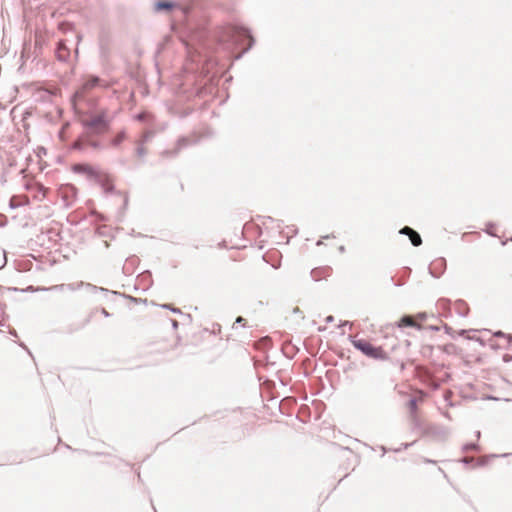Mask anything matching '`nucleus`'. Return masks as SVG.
Listing matches in <instances>:
<instances>
[{
  "label": "nucleus",
  "mask_w": 512,
  "mask_h": 512,
  "mask_svg": "<svg viewBox=\"0 0 512 512\" xmlns=\"http://www.w3.org/2000/svg\"><path fill=\"white\" fill-rule=\"evenodd\" d=\"M409 238H410V241H411L413 246L417 247V246H420L422 244L421 236L415 230H414V232L411 235H409Z\"/></svg>",
  "instance_id": "obj_15"
},
{
  "label": "nucleus",
  "mask_w": 512,
  "mask_h": 512,
  "mask_svg": "<svg viewBox=\"0 0 512 512\" xmlns=\"http://www.w3.org/2000/svg\"><path fill=\"white\" fill-rule=\"evenodd\" d=\"M347 324H350V326H349V330H351V329H352V324H353V322H348V321L340 322V324L337 326L339 329H342V334H344V333H345V331H344V327H345Z\"/></svg>",
  "instance_id": "obj_24"
},
{
  "label": "nucleus",
  "mask_w": 512,
  "mask_h": 512,
  "mask_svg": "<svg viewBox=\"0 0 512 512\" xmlns=\"http://www.w3.org/2000/svg\"><path fill=\"white\" fill-rule=\"evenodd\" d=\"M413 443H404L402 444V448L395 449V452H400L402 449H407L409 446H411Z\"/></svg>",
  "instance_id": "obj_28"
},
{
  "label": "nucleus",
  "mask_w": 512,
  "mask_h": 512,
  "mask_svg": "<svg viewBox=\"0 0 512 512\" xmlns=\"http://www.w3.org/2000/svg\"><path fill=\"white\" fill-rule=\"evenodd\" d=\"M440 305H443V306H444V305H446V302H445V301H442V302L440 303Z\"/></svg>",
  "instance_id": "obj_46"
},
{
  "label": "nucleus",
  "mask_w": 512,
  "mask_h": 512,
  "mask_svg": "<svg viewBox=\"0 0 512 512\" xmlns=\"http://www.w3.org/2000/svg\"><path fill=\"white\" fill-rule=\"evenodd\" d=\"M101 79L97 76H88L83 83V89L90 90L98 85H100Z\"/></svg>",
  "instance_id": "obj_12"
},
{
  "label": "nucleus",
  "mask_w": 512,
  "mask_h": 512,
  "mask_svg": "<svg viewBox=\"0 0 512 512\" xmlns=\"http://www.w3.org/2000/svg\"><path fill=\"white\" fill-rule=\"evenodd\" d=\"M261 342L263 343V348H269L271 346V340L269 338H264Z\"/></svg>",
  "instance_id": "obj_25"
},
{
  "label": "nucleus",
  "mask_w": 512,
  "mask_h": 512,
  "mask_svg": "<svg viewBox=\"0 0 512 512\" xmlns=\"http://www.w3.org/2000/svg\"><path fill=\"white\" fill-rule=\"evenodd\" d=\"M294 313H301L300 310L298 308H295L294 309Z\"/></svg>",
  "instance_id": "obj_44"
},
{
  "label": "nucleus",
  "mask_w": 512,
  "mask_h": 512,
  "mask_svg": "<svg viewBox=\"0 0 512 512\" xmlns=\"http://www.w3.org/2000/svg\"><path fill=\"white\" fill-rule=\"evenodd\" d=\"M193 322H182L185 328H188Z\"/></svg>",
  "instance_id": "obj_35"
},
{
  "label": "nucleus",
  "mask_w": 512,
  "mask_h": 512,
  "mask_svg": "<svg viewBox=\"0 0 512 512\" xmlns=\"http://www.w3.org/2000/svg\"><path fill=\"white\" fill-rule=\"evenodd\" d=\"M418 400L415 397H412L409 399L407 406L411 414L412 421L415 426H419V419L416 415L417 409H418Z\"/></svg>",
  "instance_id": "obj_10"
},
{
  "label": "nucleus",
  "mask_w": 512,
  "mask_h": 512,
  "mask_svg": "<svg viewBox=\"0 0 512 512\" xmlns=\"http://www.w3.org/2000/svg\"><path fill=\"white\" fill-rule=\"evenodd\" d=\"M146 117H147V114L146 113H140L137 115V119L139 121H145L146 120Z\"/></svg>",
  "instance_id": "obj_29"
},
{
  "label": "nucleus",
  "mask_w": 512,
  "mask_h": 512,
  "mask_svg": "<svg viewBox=\"0 0 512 512\" xmlns=\"http://www.w3.org/2000/svg\"><path fill=\"white\" fill-rule=\"evenodd\" d=\"M397 323L400 328L412 327V328H416L418 330H421L422 328H424V326L422 325V322L407 321V322H397Z\"/></svg>",
  "instance_id": "obj_14"
},
{
  "label": "nucleus",
  "mask_w": 512,
  "mask_h": 512,
  "mask_svg": "<svg viewBox=\"0 0 512 512\" xmlns=\"http://www.w3.org/2000/svg\"><path fill=\"white\" fill-rule=\"evenodd\" d=\"M512 359V356L509 354L504 355V361H510Z\"/></svg>",
  "instance_id": "obj_34"
},
{
  "label": "nucleus",
  "mask_w": 512,
  "mask_h": 512,
  "mask_svg": "<svg viewBox=\"0 0 512 512\" xmlns=\"http://www.w3.org/2000/svg\"><path fill=\"white\" fill-rule=\"evenodd\" d=\"M136 154L138 157L143 158L147 154L146 148L143 146L142 143H139V146L136 149Z\"/></svg>",
  "instance_id": "obj_20"
},
{
  "label": "nucleus",
  "mask_w": 512,
  "mask_h": 512,
  "mask_svg": "<svg viewBox=\"0 0 512 512\" xmlns=\"http://www.w3.org/2000/svg\"><path fill=\"white\" fill-rule=\"evenodd\" d=\"M348 339L355 349L360 351L363 355L374 360H387L388 354L380 346H375L368 340L359 337V333L350 334Z\"/></svg>",
  "instance_id": "obj_3"
},
{
  "label": "nucleus",
  "mask_w": 512,
  "mask_h": 512,
  "mask_svg": "<svg viewBox=\"0 0 512 512\" xmlns=\"http://www.w3.org/2000/svg\"><path fill=\"white\" fill-rule=\"evenodd\" d=\"M424 462H426V463H435V461L430 460V459H425Z\"/></svg>",
  "instance_id": "obj_39"
},
{
  "label": "nucleus",
  "mask_w": 512,
  "mask_h": 512,
  "mask_svg": "<svg viewBox=\"0 0 512 512\" xmlns=\"http://www.w3.org/2000/svg\"><path fill=\"white\" fill-rule=\"evenodd\" d=\"M325 320H327V321L334 320V317H333V316H331V315H329V316H327V317L325 318Z\"/></svg>",
  "instance_id": "obj_37"
},
{
  "label": "nucleus",
  "mask_w": 512,
  "mask_h": 512,
  "mask_svg": "<svg viewBox=\"0 0 512 512\" xmlns=\"http://www.w3.org/2000/svg\"><path fill=\"white\" fill-rule=\"evenodd\" d=\"M83 286H87L88 288L92 290H97L98 288L92 284H85L84 282L80 281L77 283H69V284H60L50 287V290L53 291H60V292H66V291H75Z\"/></svg>",
  "instance_id": "obj_6"
},
{
  "label": "nucleus",
  "mask_w": 512,
  "mask_h": 512,
  "mask_svg": "<svg viewBox=\"0 0 512 512\" xmlns=\"http://www.w3.org/2000/svg\"><path fill=\"white\" fill-rule=\"evenodd\" d=\"M6 323H7V322H2V321H0V327H7V328H10L9 326H7V325H6ZM9 332H10L12 335L17 336V334H16V331H15V330H13V329H9Z\"/></svg>",
  "instance_id": "obj_26"
},
{
  "label": "nucleus",
  "mask_w": 512,
  "mask_h": 512,
  "mask_svg": "<svg viewBox=\"0 0 512 512\" xmlns=\"http://www.w3.org/2000/svg\"><path fill=\"white\" fill-rule=\"evenodd\" d=\"M339 251H340V252H344V251H345L344 246H340V247H339Z\"/></svg>",
  "instance_id": "obj_40"
},
{
  "label": "nucleus",
  "mask_w": 512,
  "mask_h": 512,
  "mask_svg": "<svg viewBox=\"0 0 512 512\" xmlns=\"http://www.w3.org/2000/svg\"><path fill=\"white\" fill-rule=\"evenodd\" d=\"M318 330L323 331V330H325V327H319Z\"/></svg>",
  "instance_id": "obj_45"
},
{
  "label": "nucleus",
  "mask_w": 512,
  "mask_h": 512,
  "mask_svg": "<svg viewBox=\"0 0 512 512\" xmlns=\"http://www.w3.org/2000/svg\"><path fill=\"white\" fill-rule=\"evenodd\" d=\"M179 324H180V322L173 321V322H172V328H173L174 330H176V329L178 328Z\"/></svg>",
  "instance_id": "obj_31"
},
{
  "label": "nucleus",
  "mask_w": 512,
  "mask_h": 512,
  "mask_svg": "<svg viewBox=\"0 0 512 512\" xmlns=\"http://www.w3.org/2000/svg\"><path fill=\"white\" fill-rule=\"evenodd\" d=\"M111 121L112 119L108 116L107 112L102 110L83 119L81 124L86 134H89V136H99L109 131Z\"/></svg>",
  "instance_id": "obj_2"
},
{
  "label": "nucleus",
  "mask_w": 512,
  "mask_h": 512,
  "mask_svg": "<svg viewBox=\"0 0 512 512\" xmlns=\"http://www.w3.org/2000/svg\"><path fill=\"white\" fill-rule=\"evenodd\" d=\"M473 461H474V459L471 458V457H464V458L461 459V462L466 464V465L472 463Z\"/></svg>",
  "instance_id": "obj_27"
},
{
  "label": "nucleus",
  "mask_w": 512,
  "mask_h": 512,
  "mask_svg": "<svg viewBox=\"0 0 512 512\" xmlns=\"http://www.w3.org/2000/svg\"><path fill=\"white\" fill-rule=\"evenodd\" d=\"M192 144V141L188 138V137H181L180 139H178L177 143H176V147L174 150L172 151H164L163 152V155H166V156H175L177 155L183 148L189 146Z\"/></svg>",
  "instance_id": "obj_8"
},
{
  "label": "nucleus",
  "mask_w": 512,
  "mask_h": 512,
  "mask_svg": "<svg viewBox=\"0 0 512 512\" xmlns=\"http://www.w3.org/2000/svg\"><path fill=\"white\" fill-rule=\"evenodd\" d=\"M209 326L202 327L199 325L197 327V332L193 333L194 342H198V338L200 340L208 339L211 337H215L217 333L221 332V326L218 322H208Z\"/></svg>",
  "instance_id": "obj_5"
},
{
  "label": "nucleus",
  "mask_w": 512,
  "mask_h": 512,
  "mask_svg": "<svg viewBox=\"0 0 512 512\" xmlns=\"http://www.w3.org/2000/svg\"><path fill=\"white\" fill-rule=\"evenodd\" d=\"M399 320L407 321V320H416V319L411 315H403Z\"/></svg>",
  "instance_id": "obj_30"
},
{
  "label": "nucleus",
  "mask_w": 512,
  "mask_h": 512,
  "mask_svg": "<svg viewBox=\"0 0 512 512\" xmlns=\"http://www.w3.org/2000/svg\"><path fill=\"white\" fill-rule=\"evenodd\" d=\"M381 449L383 451V455L387 452V448L385 446H381Z\"/></svg>",
  "instance_id": "obj_38"
},
{
  "label": "nucleus",
  "mask_w": 512,
  "mask_h": 512,
  "mask_svg": "<svg viewBox=\"0 0 512 512\" xmlns=\"http://www.w3.org/2000/svg\"><path fill=\"white\" fill-rule=\"evenodd\" d=\"M94 136H89V140H87V147H91L95 150L102 149V145L100 142L93 140Z\"/></svg>",
  "instance_id": "obj_16"
},
{
  "label": "nucleus",
  "mask_w": 512,
  "mask_h": 512,
  "mask_svg": "<svg viewBox=\"0 0 512 512\" xmlns=\"http://www.w3.org/2000/svg\"><path fill=\"white\" fill-rule=\"evenodd\" d=\"M87 140H89V134L83 132L78 139L74 142L73 148L75 150L83 151L87 147Z\"/></svg>",
  "instance_id": "obj_11"
},
{
  "label": "nucleus",
  "mask_w": 512,
  "mask_h": 512,
  "mask_svg": "<svg viewBox=\"0 0 512 512\" xmlns=\"http://www.w3.org/2000/svg\"><path fill=\"white\" fill-rule=\"evenodd\" d=\"M444 329L446 333L450 334L452 338H455V334L458 336L464 337L467 340L477 341L480 343L481 346H485L487 342L491 341L493 337H501V338H507L509 341L512 340L511 335H507L501 330H498L494 333H492L488 329H460L457 331H454L451 327L448 325H444Z\"/></svg>",
  "instance_id": "obj_1"
},
{
  "label": "nucleus",
  "mask_w": 512,
  "mask_h": 512,
  "mask_svg": "<svg viewBox=\"0 0 512 512\" xmlns=\"http://www.w3.org/2000/svg\"><path fill=\"white\" fill-rule=\"evenodd\" d=\"M321 244H322V241H321V240H319V241L317 242V245H321Z\"/></svg>",
  "instance_id": "obj_47"
},
{
  "label": "nucleus",
  "mask_w": 512,
  "mask_h": 512,
  "mask_svg": "<svg viewBox=\"0 0 512 512\" xmlns=\"http://www.w3.org/2000/svg\"><path fill=\"white\" fill-rule=\"evenodd\" d=\"M218 356H219V353H218L214 358L210 359L209 361H210V362H214V360H215Z\"/></svg>",
  "instance_id": "obj_43"
},
{
  "label": "nucleus",
  "mask_w": 512,
  "mask_h": 512,
  "mask_svg": "<svg viewBox=\"0 0 512 512\" xmlns=\"http://www.w3.org/2000/svg\"><path fill=\"white\" fill-rule=\"evenodd\" d=\"M174 7V4L172 2L168 1H159L155 5L156 11H162V10H171Z\"/></svg>",
  "instance_id": "obj_13"
},
{
  "label": "nucleus",
  "mask_w": 512,
  "mask_h": 512,
  "mask_svg": "<svg viewBox=\"0 0 512 512\" xmlns=\"http://www.w3.org/2000/svg\"><path fill=\"white\" fill-rule=\"evenodd\" d=\"M453 311H455L459 317H466L468 314L469 308L464 301L458 300L453 304L452 307L449 308V313L445 314L443 316L444 317H453L454 316Z\"/></svg>",
  "instance_id": "obj_7"
},
{
  "label": "nucleus",
  "mask_w": 512,
  "mask_h": 512,
  "mask_svg": "<svg viewBox=\"0 0 512 512\" xmlns=\"http://www.w3.org/2000/svg\"><path fill=\"white\" fill-rule=\"evenodd\" d=\"M475 434H476V437L479 439V438H480V435H481L480 431H476V433H475Z\"/></svg>",
  "instance_id": "obj_42"
},
{
  "label": "nucleus",
  "mask_w": 512,
  "mask_h": 512,
  "mask_svg": "<svg viewBox=\"0 0 512 512\" xmlns=\"http://www.w3.org/2000/svg\"><path fill=\"white\" fill-rule=\"evenodd\" d=\"M430 330H435V331H439L440 330V327L439 326H434V325H430L428 327Z\"/></svg>",
  "instance_id": "obj_32"
},
{
  "label": "nucleus",
  "mask_w": 512,
  "mask_h": 512,
  "mask_svg": "<svg viewBox=\"0 0 512 512\" xmlns=\"http://www.w3.org/2000/svg\"><path fill=\"white\" fill-rule=\"evenodd\" d=\"M70 56V51L66 47L65 43L63 41H60L58 43L57 49H56V57L59 61L65 62L68 60Z\"/></svg>",
  "instance_id": "obj_9"
},
{
  "label": "nucleus",
  "mask_w": 512,
  "mask_h": 512,
  "mask_svg": "<svg viewBox=\"0 0 512 512\" xmlns=\"http://www.w3.org/2000/svg\"><path fill=\"white\" fill-rule=\"evenodd\" d=\"M108 316H109V314L104 308L96 310V312L94 314V317H108Z\"/></svg>",
  "instance_id": "obj_21"
},
{
  "label": "nucleus",
  "mask_w": 512,
  "mask_h": 512,
  "mask_svg": "<svg viewBox=\"0 0 512 512\" xmlns=\"http://www.w3.org/2000/svg\"><path fill=\"white\" fill-rule=\"evenodd\" d=\"M413 232H414V229L410 228L409 226H405L400 230L401 234H405L408 236L411 235Z\"/></svg>",
  "instance_id": "obj_23"
},
{
  "label": "nucleus",
  "mask_w": 512,
  "mask_h": 512,
  "mask_svg": "<svg viewBox=\"0 0 512 512\" xmlns=\"http://www.w3.org/2000/svg\"><path fill=\"white\" fill-rule=\"evenodd\" d=\"M171 311L174 313H179V314L181 313L179 308H171Z\"/></svg>",
  "instance_id": "obj_36"
},
{
  "label": "nucleus",
  "mask_w": 512,
  "mask_h": 512,
  "mask_svg": "<svg viewBox=\"0 0 512 512\" xmlns=\"http://www.w3.org/2000/svg\"><path fill=\"white\" fill-rule=\"evenodd\" d=\"M462 450L464 452L478 451L479 450V445L476 444V443H466L465 445H463Z\"/></svg>",
  "instance_id": "obj_19"
},
{
  "label": "nucleus",
  "mask_w": 512,
  "mask_h": 512,
  "mask_svg": "<svg viewBox=\"0 0 512 512\" xmlns=\"http://www.w3.org/2000/svg\"><path fill=\"white\" fill-rule=\"evenodd\" d=\"M322 269H313L311 271V276L314 280H319L321 275Z\"/></svg>",
  "instance_id": "obj_22"
},
{
  "label": "nucleus",
  "mask_w": 512,
  "mask_h": 512,
  "mask_svg": "<svg viewBox=\"0 0 512 512\" xmlns=\"http://www.w3.org/2000/svg\"><path fill=\"white\" fill-rule=\"evenodd\" d=\"M229 37L232 41L235 43H238L242 41L243 39L249 40V45L247 48H245L241 54L237 56V59H239L243 53L247 52L254 44V38L251 36L250 31L242 26H233L229 28Z\"/></svg>",
  "instance_id": "obj_4"
},
{
  "label": "nucleus",
  "mask_w": 512,
  "mask_h": 512,
  "mask_svg": "<svg viewBox=\"0 0 512 512\" xmlns=\"http://www.w3.org/2000/svg\"><path fill=\"white\" fill-rule=\"evenodd\" d=\"M235 320L240 321V320H245V319L242 316H238Z\"/></svg>",
  "instance_id": "obj_41"
},
{
  "label": "nucleus",
  "mask_w": 512,
  "mask_h": 512,
  "mask_svg": "<svg viewBox=\"0 0 512 512\" xmlns=\"http://www.w3.org/2000/svg\"><path fill=\"white\" fill-rule=\"evenodd\" d=\"M426 317H427V314H426V313H420V314H419V319H418V320H424Z\"/></svg>",
  "instance_id": "obj_33"
},
{
  "label": "nucleus",
  "mask_w": 512,
  "mask_h": 512,
  "mask_svg": "<svg viewBox=\"0 0 512 512\" xmlns=\"http://www.w3.org/2000/svg\"><path fill=\"white\" fill-rule=\"evenodd\" d=\"M126 138V134L124 131H121L116 135V137L111 141L113 146H118L124 139Z\"/></svg>",
  "instance_id": "obj_17"
},
{
  "label": "nucleus",
  "mask_w": 512,
  "mask_h": 512,
  "mask_svg": "<svg viewBox=\"0 0 512 512\" xmlns=\"http://www.w3.org/2000/svg\"><path fill=\"white\" fill-rule=\"evenodd\" d=\"M154 136V132L151 131V130H148V131H145L141 137V140L139 141V143H146L148 142L150 139H152Z\"/></svg>",
  "instance_id": "obj_18"
}]
</instances>
